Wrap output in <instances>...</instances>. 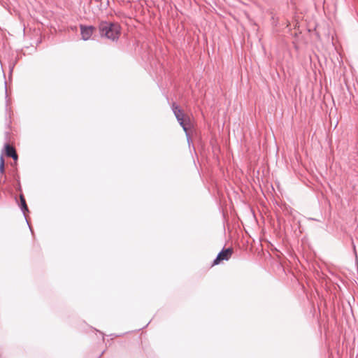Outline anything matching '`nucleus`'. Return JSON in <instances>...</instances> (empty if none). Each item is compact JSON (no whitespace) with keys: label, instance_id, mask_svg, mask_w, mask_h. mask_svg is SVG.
I'll return each mask as SVG.
<instances>
[{"label":"nucleus","instance_id":"f257e3e1","mask_svg":"<svg viewBox=\"0 0 358 358\" xmlns=\"http://www.w3.org/2000/svg\"><path fill=\"white\" fill-rule=\"evenodd\" d=\"M99 34L113 41H117L120 35V27L118 24L101 22L99 25Z\"/></svg>","mask_w":358,"mask_h":358},{"label":"nucleus","instance_id":"f03ea898","mask_svg":"<svg viewBox=\"0 0 358 358\" xmlns=\"http://www.w3.org/2000/svg\"><path fill=\"white\" fill-rule=\"evenodd\" d=\"M233 253V250L231 248L222 249L217 255L216 258L213 260V265H217L223 260H228Z\"/></svg>","mask_w":358,"mask_h":358},{"label":"nucleus","instance_id":"7ed1b4c3","mask_svg":"<svg viewBox=\"0 0 358 358\" xmlns=\"http://www.w3.org/2000/svg\"><path fill=\"white\" fill-rule=\"evenodd\" d=\"M80 28L82 39L84 41L89 40L93 34L94 31L95 30V27L93 26H85L80 24Z\"/></svg>","mask_w":358,"mask_h":358},{"label":"nucleus","instance_id":"20e7f679","mask_svg":"<svg viewBox=\"0 0 358 358\" xmlns=\"http://www.w3.org/2000/svg\"><path fill=\"white\" fill-rule=\"evenodd\" d=\"M6 155L8 157H12L14 160L17 159V155L15 148L9 145L8 143H6L4 145Z\"/></svg>","mask_w":358,"mask_h":358},{"label":"nucleus","instance_id":"39448f33","mask_svg":"<svg viewBox=\"0 0 358 358\" xmlns=\"http://www.w3.org/2000/svg\"><path fill=\"white\" fill-rule=\"evenodd\" d=\"M20 207L22 213H24V217H26L25 213L29 211L26 200L22 194L20 195Z\"/></svg>","mask_w":358,"mask_h":358},{"label":"nucleus","instance_id":"423d86ee","mask_svg":"<svg viewBox=\"0 0 358 358\" xmlns=\"http://www.w3.org/2000/svg\"><path fill=\"white\" fill-rule=\"evenodd\" d=\"M172 110L176 119L185 117V114L182 110L180 108H179V106H176L175 103H173Z\"/></svg>","mask_w":358,"mask_h":358},{"label":"nucleus","instance_id":"0eeeda50","mask_svg":"<svg viewBox=\"0 0 358 358\" xmlns=\"http://www.w3.org/2000/svg\"><path fill=\"white\" fill-rule=\"evenodd\" d=\"M184 117H179L177 119V120H178V123L180 124V125L182 127L183 130L186 132V134L187 136V140L189 141L187 124H186V122H185Z\"/></svg>","mask_w":358,"mask_h":358},{"label":"nucleus","instance_id":"6e6552de","mask_svg":"<svg viewBox=\"0 0 358 358\" xmlns=\"http://www.w3.org/2000/svg\"><path fill=\"white\" fill-rule=\"evenodd\" d=\"M5 171V164H0V174L4 173Z\"/></svg>","mask_w":358,"mask_h":358},{"label":"nucleus","instance_id":"1a4fd4ad","mask_svg":"<svg viewBox=\"0 0 358 358\" xmlns=\"http://www.w3.org/2000/svg\"><path fill=\"white\" fill-rule=\"evenodd\" d=\"M0 164H5L4 158L3 154L0 155Z\"/></svg>","mask_w":358,"mask_h":358},{"label":"nucleus","instance_id":"9d476101","mask_svg":"<svg viewBox=\"0 0 358 358\" xmlns=\"http://www.w3.org/2000/svg\"><path fill=\"white\" fill-rule=\"evenodd\" d=\"M5 90H6V93L7 92L6 82H5Z\"/></svg>","mask_w":358,"mask_h":358}]
</instances>
